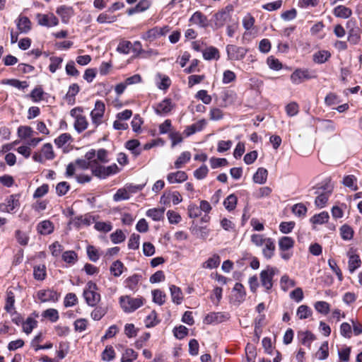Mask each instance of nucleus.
<instances>
[{"instance_id": "55", "label": "nucleus", "mask_w": 362, "mask_h": 362, "mask_svg": "<svg viewBox=\"0 0 362 362\" xmlns=\"http://www.w3.org/2000/svg\"><path fill=\"white\" fill-rule=\"evenodd\" d=\"M130 197V195L129 194V191L126 187L124 188H120L117 189L116 193L113 196V200L115 202H119L122 200H127Z\"/></svg>"}, {"instance_id": "41", "label": "nucleus", "mask_w": 362, "mask_h": 362, "mask_svg": "<svg viewBox=\"0 0 362 362\" xmlns=\"http://www.w3.org/2000/svg\"><path fill=\"white\" fill-rule=\"evenodd\" d=\"M91 171L94 176L100 179H105V166L100 165L98 162L93 163Z\"/></svg>"}, {"instance_id": "25", "label": "nucleus", "mask_w": 362, "mask_h": 362, "mask_svg": "<svg viewBox=\"0 0 362 362\" xmlns=\"http://www.w3.org/2000/svg\"><path fill=\"white\" fill-rule=\"evenodd\" d=\"M203 57L205 60H218L220 58L218 49L213 46H210L202 51Z\"/></svg>"}, {"instance_id": "10", "label": "nucleus", "mask_w": 362, "mask_h": 362, "mask_svg": "<svg viewBox=\"0 0 362 362\" xmlns=\"http://www.w3.org/2000/svg\"><path fill=\"white\" fill-rule=\"evenodd\" d=\"M232 11L233 6L228 5L214 15V25L216 29L220 28L224 25V24L230 18V13Z\"/></svg>"}, {"instance_id": "35", "label": "nucleus", "mask_w": 362, "mask_h": 362, "mask_svg": "<svg viewBox=\"0 0 362 362\" xmlns=\"http://www.w3.org/2000/svg\"><path fill=\"white\" fill-rule=\"evenodd\" d=\"M313 311L310 307L306 305H300L296 311V315L300 320H305L310 317Z\"/></svg>"}, {"instance_id": "63", "label": "nucleus", "mask_w": 362, "mask_h": 362, "mask_svg": "<svg viewBox=\"0 0 362 362\" xmlns=\"http://www.w3.org/2000/svg\"><path fill=\"white\" fill-rule=\"evenodd\" d=\"M102 359L106 361H110L115 357V351L112 346H107L101 354Z\"/></svg>"}, {"instance_id": "31", "label": "nucleus", "mask_w": 362, "mask_h": 362, "mask_svg": "<svg viewBox=\"0 0 362 362\" xmlns=\"http://www.w3.org/2000/svg\"><path fill=\"white\" fill-rule=\"evenodd\" d=\"M268 171L264 168H259L253 175V181L257 184H264L267 182Z\"/></svg>"}, {"instance_id": "40", "label": "nucleus", "mask_w": 362, "mask_h": 362, "mask_svg": "<svg viewBox=\"0 0 362 362\" xmlns=\"http://www.w3.org/2000/svg\"><path fill=\"white\" fill-rule=\"evenodd\" d=\"M33 129L29 126H20L18 128V136L21 139H26L33 136Z\"/></svg>"}, {"instance_id": "21", "label": "nucleus", "mask_w": 362, "mask_h": 362, "mask_svg": "<svg viewBox=\"0 0 362 362\" xmlns=\"http://www.w3.org/2000/svg\"><path fill=\"white\" fill-rule=\"evenodd\" d=\"M187 175L185 171L178 170L170 173L167 175V180L170 184L181 183L187 180Z\"/></svg>"}, {"instance_id": "1", "label": "nucleus", "mask_w": 362, "mask_h": 362, "mask_svg": "<svg viewBox=\"0 0 362 362\" xmlns=\"http://www.w3.org/2000/svg\"><path fill=\"white\" fill-rule=\"evenodd\" d=\"M119 305L124 312L133 313L141 308L145 303L143 297L133 298L130 296H122L119 298Z\"/></svg>"}, {"instance_id": "37", "label": "nucleus", "mask_w": 362, "mask_h": 362, "mask_svg": "<svg viewBox=\"0 0 362 362\" xmlns=\"http://www.w3.org/2000/svg\"><path fill=\"white\" fill-rule=\"evenodd\" d=\"M62 259L70 265L74 264L78 261V255L74 250H68L63 252Z\"/></svg>"}, {"instance_id": "30", "label": "nucleus", "mask_w": 362, "mask_h": 362, "mask_svg": "<svg viewBox=\"0 0 362 362\" xmlns=\"http://www.w3.org/2000/svg\"><path fill=\"white\" fill-rule=\"evenodd\" d=\"M233 291L235 293V298L238 303H242L245 300L246 291L242 284L236 283L233 288Z\"/></svg>"}, {"instance_id": "2", "label": "nucleus", "mask_w": 362, "mask_h": 362, "mask_svg": "<svg viewBox=\"0 0 362 362\" xmlns=\"http://www.w3.org/2000/svg\"><path fill=\"white\" fill-rule=\"evenodd\" d=\"M279 270L274 267L267 266L259 274L260 284L267 293L271 292L274 285L273 279L279 274Z\"/></svg>"}, {"instance_id": "28", "label": "nucleus", "mask_w": 362, "mask_h": 362, "mask_svg": "<svg viewBox=\"0 0 362 362\" xmlns=\"http://www.w3.org/2000/svg\"><path fill=\"white\" fill-rule=\"evenodd\" d=\"M331 57V53L327 50H320L314 53L313 60L317 64H324Z\"/></svg>"}, {"instance_id": "18", "label": "nucleus", "mask_w": 362, "mask_h": 362, "mask_svg": "<svg viewBox=\"0 0 362 362\" xmlns=\"http://www.w3.org/2000/svg\"><path fill=\"white\" fill-rule=\"evenodd\" d=\"M349 257L348 269L351 274L354 273L361 265V260L358 255L352 249L347 252Z\"/></svg>"}, {"instance_id": "3", "label": "nucleus", "mask_w": 362, "mask_h": 362, "mask_svg": "<svg viewBox=\"0 0 362 362\" xmlns=\"http://www.w3.org/2000/svg\"><path fill=\"white\" fill-rule=\"evenodd\" d=\"M333 192V187L329 183H325L317 188L315 192L317 197L315 200L316 207L319 209L324 208L332 195Z\"/></svg>"}, {"instance_id": "14", "label": "nucleus", "mask_w": 362, "mask_h": 362, "mask_svg": "<svg viewBox=\"0 0 362 362\" xmlns=\"http://www.w3.org/2000/svg\"><path fill=\"white\" fill-rule=\"evenodd\" d=\"M95 221V216L90 214H86L84 215L78 216L71 219V223L78 228L83 226H89Z\"/></svg>"}, {"instance_id": "29", "label": "nucleus", "mask_w": 362, "mask_h": 362, "mask_svg": "<svg viewBox=\"0 0 362 362\" xmlns=\"http://www.w3.org/2000/svg\"><path fill=\"white\" fill-rule=\"evenodd\" d=\"M221 263V259L219 255L214 254L211 257H209L207 260L202 263V268L204 269H215L217 268Z\"/></svg>"}, {"instance_id": "15", "label": "nucleus", "mask_w": 362, "mask_h": 362, "mask_svg": "<svg viewBox=\"0 0 362 362\" xmlns=\"http://www.w3.org/2000/svg\"><path fill=\"white\" fill-rule=\"evenodd\" d=\"M230 317V315L228 313L224 312H212L209 313L204 318V322L206 324H213V323H221L226 320H228Z\"/></svg>"}, {"instance_id": "47", "label": "nucleus", "mask_w": 362, "mask_h": 362, "mask_svg": "<svg viewBox=\"0 0 362 362\" xmlns=\"http://www.w3.org/2000/svg\"><path fill=\"white\" fill-rule=\"evenodd\" d=\"M329 218V214L327 211H322L313 216L310 221L314 224H322L328 222Z\"/></svg>"}, {"instance_id": "8", "label": "nucleus", "mask_w": 362, "mask_h": 362, "mask_svg": "<svg viewBox=\"0 0 362 362\" xmlns=\"http://www.w3.org/2000/svg\"><path fill=\"white\" fill-rule=\"evenodd\" d=\"M105 105L101 100H97L95 103L94 109L90 112V118L92 124L97 128L103 123V119L105 115Z\"/></svg>"}, {"instance_id": "62", "label": "nucleus", "mask_w": 362, "mask_h": 362, "mask_svg": "<svg viewBox=\"0 0 362 362\" xmlns=\"http://www.w3.org/2000/svg\"><path fill=\"white\" fill-rule=\"evenodd\" d=\"M195 98L199 100H202V103L206 105L210 104L212 100V97L208 94V92L206 90H199L196 93Z\"/></svg>"}, {"instance_id": "26", "label": "nucleus", "mask_w": 362, "mask_h": 362, "mask_svg": "<svg viewBox=\"0 0 362 362\" xmlns=\"http://www.w3.org/2000/svg\"><path fill=\"white\" fill-rule=\"evenodd\" d=\"M141 275L135 274L131 276H129L124 281L125 287L129 288L130 291H136L138 288L139 282L141 279Z\"/></svg>"}, {"instance_id": "7", "label": "nucleus", "mask_w": 362, "mask_h": 362, "mask_svg": "<svg viewBox=\"0 0 362 362\" xmlns=\"http://www.w3.org/2000/svg\"><path fill=\"white\" fill-rule=\"evenodd\" d=\"M237 94L232 90L224 89L223 90L219 96L215 95L214 100L221 107H226L235 101Z\"/></svg>"}, {"instance_id": "49", "label": "nucleus", "mask_w": 362, "mask_h": 362, "mask_svg": "<svg viewBox=\"0 0 362 362\" xmlns=\"http://www.w3.org/2000/svg\"><path fill=\"white\" fill-rule=\"evenodd\" d=\"M315 309L320 313L327 315L329 313L330 305L326 301H317L314 304Z\"/></svg>"}, {"instance_id": "23", "label": "nucleus", "mask_w": 362, "mask_h": 362, "mask_svg": "<svg viewBox=\"0 0 362 362\" xmlns=\"http://www.w3.org/2000/svg\"><path fill=\"white\" fill-rule=\"evenodd\" d=\"M79 90L80 88L77 83H73L69 86V90L64 97V100L69 105H73L75 103V96Z\"/></svg>"}, {"instance_id": "58", "label": "nucleus", "mask_w": 362, "mask_h": 362, "mask_svg": "<svg viewBox=\"0 0 362 362\" xmlns=\"http://www.w3.org/2000/svg\"><path fill=\"white\" fill-rule=\"evenodd\" d=\"M140 145V143L136 139H132L126 143V148L131 151L132 153L137 156L141 153V151L138 149L139 146Z\"/></svg>"}, {"instance_id": "33", "label": "nucleus", "mask_w": 362, "mask_h": 362, "mask_svg": "<svg viewBox=\"0 0 362 362\" xmlns=\"http://www.w3.org/2000/svg\"><path fill=\"white\" fill-rule=\"evenodd\" d=\"M88 126V122L86 117L84 115L78 116L74 122V128L76 131L81 133L86 130Z\"/></svg>"}, {"instance_id": "50", "label": "nucleus", "mask_w": 362, "mask_h": 362, "mask_svg": "<svg viewBox=\"0 0 362 362\" xmlns=\"http://www.w3.org/2000/svg\"><path fill=\"white\" fill-rule=\"evenodd\" d=\"M42 316L45 318L49 319L52 322H57L59 318V313L57 310L54 308H49L45 310L42 314Z\"/></svg>"}, {"instance_id": "9", "label": "nucleus", "mask_w": 362, "mask_h": 362, "mask_svg": "<svg viewBox=\"0 0 362 362\" xmlns=\"http://www.w3.org/2000/svg\"><path fill=\"white\" fill-rule=\"evenodd\" d=\"M248 49L235 45H228L226 52L229 60L240 61L245 58Z\"/></svg>"}, {"instance_id": "27", "label": "nucleus", "mask_w": 362, "mask_h": 362, "mask_svg": "<svg viewBox=\"0 0 362 362\" xmlns=\"http://www.w3.org/2000/svg\"><path fill=\"white\" fill-rule=\"evenodd\" d=\"M333 14L337 18H348L352 15V11L345 6L339 5L334 8Z\"/></svg>"}, {"instance_id": "13", "label": "nucleus", "mask_w": 362, "mask_h": 362, "mask_svg": "<svg viewBox=\"0 0 362 362\" xmlns=\"http://www.w3.org/2000/svg\"><path fill=\"white\" fill-rule=\"evenodd\" d=\"M20 206L19 197L17 194L9 196L4 203L0 204V209L2 211L12 213Z\"/></svg>"}, {"instance_id": "22", "label": "nucleus", "mask_w": 362, "mask_h": 362, "mask_svg": "<svg viewBox=\"0 0 362 362\" xmlns=\"http://www.w3.org/2000/svg\"><path fill=\"white\" fill-rule=\"evenodd\" d=\"M56 13L61 17L62 21L64 23H67L74 15L73 8L66 6H59L56 10Z\"/></svg>"}, {"instance_id": "34", "label": "nucleus", "mask_w": 362, "mask_h": 362, "mask_svg": "<svg viewBox=\"0 0 362 362\" xmlns=\"http://www.w3.org/2000/svg\"><path fill=\"white\" fill-rule=\"evenodd\" d=\"M165 209H150L146 211V216L155 221H159L163 218Z\"/></svg>"}, {"instance_id": "48", "label": "nucleus", "mask_w": 362, "mask_h": 362, "mask_svg": "<svg viewBox=\"0 0 362 362\" xmlns=\"http://www.w3.org/2000/svg\"><path fill=\"white\" fill-rule=\"evenodd\" d=\"M94 228L98 231L106 233L112 230V225L110 221H95Z\"/></svg>"}, {"instance_id": "42", "label": "nucleus", "mask_w": 362, "mask_h": 362, "mask_svg": "<svg viewBox=\"0 0 362 362\" xmlns=\"http://www.w3.org/2000/svg\"><path fill=\"white\" fill-rule=\"evenodd\" d=\"M157 77L160 80V81L157 83V87L160 90H168L171 85V80L169 76L158 74Z\"/></svg>"}, {"instance_id": "20", "label": "nucleus", "mask_w": 362, "mask_h": 362, "mask_svg": "<svg viewBox=\"0 0 362 362\" xmlns=\"http://www.w3.org/2000/svg\"><path fill=\"white\" fill-rule=\"evenodd\" d=\"M54 230V224L49 220L40 221L37 225V231L40 235H47L53 233Z\"/></svg>"}, {"instance_id": "60", "label": "nucleus", "mask_w": 362, "mask_h": 362, "mask_svg": "<svg viewBox=\"0 0 362 362\" xmlns=\"http://www.w3.org/2000/svg\"><path fill=\"white\" fill-rule=\"evenodd\" d=\"M124 267L123 263L119 260H117L112 264L110 272L115 276H119L123 272Z\"/></svg>"}, {"instance_id": "16", "label": "nucleus", "mask_w": 362, "mask_h": 362, "mask_svg": "<svg viewBox=\"0 0 362 362\" xmlns=\"http://www.w3.org/2000/svg\"><path fill=\"white\" fill-rule=\"evenodd\" d=\"M173 104L170 98H165L158 103L155 107V112L159 115H166L174 108Z\"/></svg>"}, {"instance_id": "11", "label": "nucleus", "mask_w": 362, "mask_h": 362, "mask_svg": "<svg viewBox=\"0 0 362 362\" xmlns=\"http://www.w3.org/2000/svg\"><path fill=\"white\" fill-rule=\"evenodd\" d=\"M37 23L40 25L51 28L57 26L59 24V19L52 13H37L36 15Z\"/></svg>"}, {"instance_id": "57", "label": "nucleus", "mask_w": 362, "mask_h": 362, "mask_svg": "<svg viewBox=\"0 0 362 362\" xmlns=\"http://www.w3.org/2000/svg\"><path fill=\"white\" fill-rule=\"evenodd\" d=\"M360 39L361 33L358 28H352L349 31L348 40L351 43L356 45L358 43Z\"/></svg>"}, {"instance_id": "53", "label": "nucleus", "mask_w": 362, "mask_h": 362, "mask_svg": "<svg viewBox=\"0 0 362 362\" xmlns=\"http://www.w3.org/2000/svg\"><path fill=\"white\" fill-rule=\"evenodd\" d=\"M152 296L153 302L160 305L165 302L166 295L159 289L152 291Z\"/></svg>"}, {"instance_id": "19", "label": "nucleus", "mask_w": 362, "mask_h": 362, "mask_svg": "<svg viewBox=\"0 0 362 362\" xmlns=\"http://www.w3.org/2000/svg\"><path fill=\"white\" fill-rule=\"evenodd\" d=\"M265 241L262 245V252L265 259H270L274 256L276 250L275 242L272 238H267Z\"/></svg>"}, {"instance_id": "36", "label": "nucleus", "mask_w": 362, "mask_h": 362, "mask_svg": "<svg viewBox=\"0 0 362 362\" xmlns=\"http://www.w3.org/2000/svg\"><path fill=\"white\" fill-rule=\"evenodd\" d=\"M191 159V153L189 151L182 152L175 162V168L180 169L187 163Z\"/></svg>"}, {"instance_id": "54", "label": "nucleus", "mask_w": 362, "mask_h": 362, "mask_svg": "<svg viewBox=\"0 0 362 362\" xmlns=\"http://www.w3.org/2000/svg\"><path fill=\"white\" fill-rule=\"evenodd\" d=\"M7 297L6 300V304L4 306V309L8 313H11L14 309V303H15V296L14 293L11 291H7Z\"/></svg>"}, {"instance_id": "17", "label": "nucleus", "mask_w": 362, "mask_h": 362, "mask_svg": "<svg viewBox=\"0 0 362 362\" xmlns=\"http://www.w3.org/2000/svg\"><path fill=\"white\" fill-rule=\"evenodd\" d=\"M189 21L190 23L203 28H207L209 25L207 16L199 11H195L190 17Z\"/></svg>"}, {"instance_id": "39", "label": "nucleus", "mask_w": 362, "mask_h": 362, "mask_svg": "<svg viewBox=\"0 0 362 362\" xmlns=\"http://www.w3.org/2000/svg\"><path fill=\"white\" fill-rule=\"evenodd\" d=\"M37 325V321L31 317H28L22 325L23 331L27 334H29Z\"/></svg>"}, {"instance_id": "43", "label": "nucleus", "mask_w": 362, "mask_h": 362, "mask_svg": "<svg viewBox=\"0 0 362 362\" xmlns=\"http://www.w3.org/2000/svg\"><path fill=\"white\" fill-rule=\"evenodd\" d=\"M33 276L36 280L42 281L47 276L46 267L44 264L35 266L33 269Z\"/></svg>"}, {"instance_id": "45", "label": "nucleus", "mask_w": 362, "mask_h": 362, "mask_svg": "<svg viewBox=\"0 0 362 362\" xmlns=\"http://www.w3.org/2000/svg\"><path fill=\"white\" fill-rule=\"evenodd\" d=\"M71 140L72 137L70 134L63 133L54 139V144L58 148H62Z\"/></svg>"}, {"instance_id": "12", "label": "nucleus", "mask_w": 362, "mask_h": 362, "mask_svg": "<svg viewBox=\"0 0 362 362\" xmlns=\"http://www.w3.org/2000/svg\"><path fill=\"white\" fill-rule=\"evenodd\" d=\"M37 297L42 303H56L59 300L60 294L53 289L48 288L38 291Z\"/></svg>"}, {"instance_id": "61", "label": "nucleus", "mask_w": 362, "mask_h": 362, "mask_svg": "<svg viewBox=\"0 0 362 362\" xmlns=\"http://www.w3.org/2000/svg\"><path fill=\"white\" fill-rule=\"evenodd\" d=\"M281 287L284 291H287L289 288L296 286V281L289 278L288 275H284L280 280Z\"/></svg>"}, {"instance_id": "32", "label": "nucleus", "mask_w": 362, "mask_h": 362, "mask_svg": "<svg viewBox=\"0 0 362 362\" xmlns=\"http://www.w3.org/2000/svg\"><path fill=\"white\" fill-rule=\"evenodd\" d=\"M170 291L173 302L177 305L180 304L183 299L182 290L178 286L172 285L170 287Z\"/></svg>"}, {"instance_id": "59", "label": "nucleus", "mask_w": 362, "mask_h": 362, "mask_svg": "<svg viewBox=\"0 0 362 362\" xmlns=\"http://www.w3.org/2000/svg\"><path fill=\"white\" fill-rule=\"evenodd\" d=\"M126 239V235L120 229L116 230L110 235V240L114 244H119L124 242Z\"/></svg>"}, {"instance_id": "24", "label": "nucleus", "mask_w": 362, "mask_h": 362, "mask_svg": "<svg viewBox=\"0 0 362 362\" xmlns=\"http://www.w3.org/2000/svg\"><path fill=\"white\" fill-rule=\"evenodd\" d=\"M16 24L20 33H27L31 29V22L26 16H20Z\"/></svg>"}, {"instance_id": "56", "label": "nucleus", "mask_w": 362, "mask_h": 362, "mask_svg": "<svg viewBox=\"0 0 362 362\" xmlns=\"http://www.w3.org/2000/svg\"><path fill=\"white\" fill-rule=\"evenodd\" d=\"M237 197L232 194L227 197V198L223 202V205L227 210L229 211L233 210L237 204Z\"/></svg>"}, {"instance_id": "4", "label": "nucleus", "mask_w": 362, "mask_h": 362, "mask_svg": "<svg viewBox=\"0 0 362 362\" xmlns=\"http://www.w3.org/2000/svg\"><path fill=\"white\" fill-rule=\"evenodd\" d=\"M98 286L95 283L90 281L87 283L83 291V297L87 304L91 307L95 306L100 300V295L97 292Z\"/></svg>"}, {"instance_id": "64", "label": "nucleus", "mask_w": 362, "mask_h": 362, "mask_svg": "<svg viewBox=\"0 0 362 362\" xmlns=\"http://www.w3.org/2000/svg\"><path fill=\"white\" fill-rule=\"evenodd\" d=\"M70 189V185L65 181L59 182L56 186V193L58 196L65 195Z\"/></svg>"}, {"instance_id": "38", "label": "nucleus", "mask_w": 362, "mask_h": 362, "mask_svg": "<svg viewBox=\"0 0 362 362\" xmlns=\"http://www.w3.org/2000/svg\"><path fill=\"white\" fill-rule=\"evenodd\" d=\"M45 160H53L55 157V153L53 151L52 145L49 143L44 144L40 151Z\"/></svg>"}, {"instance_id": "44", "label": "nucleus", "mask_w": 362, "mask_h": 362, "mask_svg": "<svg viewBox=\"0 0 362 362\" xmlns=\"http://www.w3.org/2000/svg\"><path fill=\"white\" fill-rule=\"evenodd\" d=\"M340 233L341 238L344 240H350L354 236L353 228L347 224H344L340 228Z\"/></svg>"}, {"instance_id": "51", "label": "nucleus", "mask_w": 362, "mask_h": 362, "mask_svg": "<svg viewBox=\"0 0 362 362\" xmlns=\"http://www.w3.org/2000/svg\"><path fill=\"white\" fill-rule=\"evenodd\" d=\"M137 353L132 349H127L122 354L121 362H133L137 358Z\"/></svg>"}, {"instance_id": "46", "label": "nucleus", "mask_w": 362, "mask_h": 362, "mask_svg": "<svg viewBox=\"0 0 362 362\" xmlns=\"http://www.w3.org/2000/svg\"><path fill=\"white\" fill-rule=\"evenodd\" d=\"M343 184L351 190L356 191L358 189L357 178L353 175L345 176L343 180Z\"/></svg>"}, {"instance_id": "52", "label": "nucleus", "mask_w": 362, "mask_h": 362, "mask_svg": "<svg viewBox=\"0 0 362 362\" xmlns=\"http://www.w3.org/2000/svg\"><path fill=\"white\" fill-rule=\"evenodd\" d=\"M308 211L307 207L302 203L294 204L292 207V212L300 218L305 217Z\"/></svg>"}, {"instance_id": "6", "label": "nucleus", "mask_w": 362, "mask_h": 362, "mask_svg": "<svg viewBox=\"0 0 362 362\" xmlns=\"http://www.w3.org/2000/svg\"><path fill=\"white\" fill-rule=\"evenodd\" d=\"M316 73L308 69H296L291 75L290 79L293 84H300L306 80L315 78Z\"/></svg>"}, {"instance_id": "5", "label": "nucleus", "mask_w": 362, "mask_h": 362, "mask_svg": "<svg viewBox=\"0 0 362 362\" xmlns=\"http://www.w3.org/2000/svg\"><path fill=\"white\" fill-rule=\"evenodd\" d=\"M295 240L289 236H283L279 239L278 245L280 256L284 260H288L293 255L290 250L294 247Z\"/></svg>"}]
</instances>
